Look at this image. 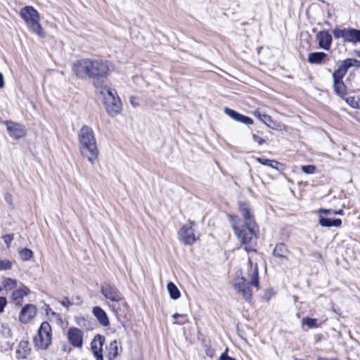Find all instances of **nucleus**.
Segmentation results:
<instances>
[{
  "instance_id": "f257e3e1",
  "label": "nucleus",
  "mask_w": 360,
  "mask_h": 360,
  "mask_svg": "<svg viewBox=\"0 0 360 360\" xmlns=\"http://www.w3.org/2000/svg\"><path fill=\"white\" fill-rule=\"evenodd\" d=\"M112 70V64L108 60L101 59H80L72 65V71L77 77L92 79L96 88L99 86V81L105 79Z\"/></svg>"
},
{
  "instance_id": "f03ea898",
  "label": "nucleus",
  "mask_w": 360,
  "mask_h": 360,
  "mask_svg": "<svg viewBox=\"0 0 360 360\" xmlns=\"http://www.w3.org/2000/svg\"><path fill=\"white\" fill-rule=\"evenodd\" d=\"M229 217L231 227L245 251L255 252L257 226H239L238 224L240 219L237 216L229 215Z\"/></svg>"
},
{
  "instance_id": "7ed1b4c3",
  "label": "nucleus",
  "mask_w": 360,
  "mask_h": 360,
  "mask_svg": "<svg viewBox=\"0 0 360 360\" xmlns=\"http://www.w3.org/2000/svg\"><path fill=\"white\" fill-rule=\"evenodd\" d=\"M78 139L82 155L94 163L98 155L94 131L90 127L83 126L79 131Z\"/></svg>"
},
{
  "instance_id": "20e7f679",
  "label": "nucleus",
  "mask_w": 360,
  "mask_h": 360,
  "mask_svg": "<svg viewBox=\"0 0 360 360\" xmlns=\"http://www.w3.org/2000/svg\"><path fill=\"white\" fill-rule=\"evenodd\" d=\"M248 266L250 269L249 274L250 281L247 283L245 277L238 276L235 278L233 286L238 294L242 295L247 302H250L252 300V290L250 285L259 288V281L257 264L252 266V263L249 259Z\"/></svg>"
},
{
  "instance_id": "39448f33",
  "label": "nucleus",
  "mask_w": 360,
  "mask_h": 360,
  "mask_svg": "<svg viewBox=\"0 0 360 360\" xmlns=\"http://www.w3.org/2000/svg\"><path fill=\"white\" fill-rule=\"evenodd\" d=\"M20 15L33 32L41 38L45 37V32L39 24V14L36 9L32 6H27L20 10Z\"/></svg>"
},
{
  "instance_id": "423d86ee",
  "label": "nucleus",
  "mask_w": 360,
  "mask_h": 360,
  "mask_svg": "<svg viewBox=\"0 0 360 360\" xmlns=\"http://www.w3.org/2000/svg\"><path fill=\"white\" fill-rule=\"evenodd\" d=\"M100 93L103 96L104 103L108 113L112 116H116L122 110V103L115 89L103 87Z\"/></svg>"
},
{
  "instance_id": "0eeeda50",
  "label": "nucleus",
  "mask_w": 360,
  "mask_h": 360,
  "mask_svg": "<svg viewBox=\"0 0 360 360\" xmlns=\"http://www.w3.org/2000/svg\"><path fill=\"white\" fill-rule=\"evenodd\" d=\"M52 330L47 321L41 323L37 335L34 338L35 347L41 349H46L51 344Z\"/></svg>"
},
{
  "instance_id": "6e6552de",
  "label": "nucleus",
  "mask_w": 360,
  "mask_h": 360,
  "mask_svg": "<svg viewBox=\"0 0 360 360\" xmlns=\"http://www.w3.org/2000/svg\"><path fill=\"white\" fill-rule=\"evenodd\" d=\"M101 292L105 299L114 302H123L124 297L117 287L108 282H104L101 286Z\"/></svg>"
},
{
  "instance_id": "1a4fd4ad",
  "label": "nucleus",
  "mask_w": 360,
  "mask_h": 360,
  "mask_svg": "<svg viewBox=\"0 0 360 360\" xmlns=\"http://www.w3.org/2000/svg\"><path fill=\"white\" fill-rule=\"evenodd\" d=\"M194 225V221H189V224L184 225L178 232L180 240L186 245H191L197 240L193 228Z\"/></svg>"
},
{
  "instance_id": "9d476101",
  "label": "nucleus",
  "mask_w": 360,
  "mask_h": 360,
  "mask_svg": "<svg viewBox=\"0 0 360 360\" xmlns=\"http://www.w3.org/2000/svg\"><path fill=\"white\" fill-rule=\"evenodd\" d=\"M9 135L15 140L20 139L26 135V128L23 124L12 121H5Z\"/></svg>"
},
{
  "instance_id": "9b49d317",
  "label": "nucleus",
  "mask_w": 360,
  "mask_h": 360,
  "mask_svg": "<svg viewBox=\"0 0 360 360\" xmlns=\"http://www.w3.org/2000/svg\"><path fill=\"white\" fill-rule=\"evenodd\" d=\"M238 208L244 219V224L242 226H257L254 216L246 202H239Z\"/></svg>"
},
{
  "instance_id": "f8f14e48",
  "label": "nucleus",
  "mask_w": 360,
  "mask_h": 360,
  "mask_svg": "<svg viewBox=\"0 0 360 360\" xmlns=\"http://www.w3.org/2000/svg\"><path fill=\"white\" fill-rule=\"evenodd\" d=\"M68 338L70 344L75 347H82L83 344V332L75 327L70 328L68 330Z\"/></svg>"
},
{
  "instance_id": "ddd939ff",
  "label": "nucleus",
  "mask_w": 360,
  "mask_h": 360,
  "mask_svg": "<svg viewBox=\"0 0 360 360\" xmlns=\"http://www.w3.org/2000/svg\"><path fill=\"white\" fill-rule=\"evenodd\" d=\"M105 342V337L97 335L91 342V348L96 360H103V345Z\"/></svg>"
},
{
  "instance_id": "4468645a",
  "label": "nucleus",
  "mask_w": 360,
  "mask_h": 360,
  "mask_svg": "<svg viewBox=\"0 0 360 360\" xmlns=\"http://www.w3.org/2000/svg\"><path fill=\"white\" fill-rule=\"evenodd\" d=\"M37 314V307L32 304L25 305L20 310L19 319L22 323H29Z\"/></svg>"
},
{
  "instance_id": "2eb2a0df",
  "label": "nucleus",
  "mask_w": 360,
  "mask_h": 360,
  "mask_svg": "<svg viewBox=\"0 0 360 360\" xmlns=\"http://www.w3.org/2000/svg\"><path fill=\"white\" fill-rule=\"evenodd\" d=\"M224 113L238 122H241L247 125H251L254 123V121L251 117L242 115L233 109L225 108Z\"/></svg>"
},
{
  "instance_id": "dca6fc26",
  "label": "nucleus",
  "mask_w": 360,
  "mask_h": 360,
  "mask_svg": "<svg viewBox=\"0 0 360 360\" xmlns=\"http://www.w3.org/2000/svg\"><path fill=\"white\" fill-rule=\"evenodd\" d=\"M316 39L319 41V46L324 50L328 51L332 44V36L328 31H320L316 34Z\"/></svg>"
},
{
  "instance_id": "f3484780",
  "label": "nucleus",
  "mask_w": 360,
  "mask_h": 360,
  "mask_svg": "<svg viewBox=\"0 0 360 360\" xmlns=\"http://www.w3.org/2000/svg\"><path fill=\"white\" fill-rule=\"evenodd\" d=\"M92 313L101 326H108L110 325L108 316L101 307L96 306L93 307Z\"/></svg>"
},
{
  "instance_id": "a211bd4d",
  "label": "nucleus",
  "mask_w": 360,
  "mask_h": 360,
  "mask_svg": "<svg viewBox=\"0 0 360 360\" xmlns=\"http://www.w3.org/2000/svg\"><path fill=\"white\" fill-rule=\"evenodd\" d=\"M319 223L323 227H340L342 225V220L340 219H330L324 216H319Z\"/></svg>"
},
{
  "instance_id": "6ab92c4d",
  "label": "nucleus",
  "mask_w": 360,
  "mask_h": 360,
  "mask_svg": "<svg viewBox=\"0 0 360 360\" xmlns=\"http://www.w3.org/2000/svg\"><path fill=\"white\" fill-rule=\"evenodd\" d=\"M254 115L261 120L264 124L271 129H276V123L272 120V118L262 113L259 110H255Z\"/></svg>"
},
{
  "instance_id": "aec40b11",
  "label": "nucleus",
  "mask_w": 360,
  "mask_h": 360,
  "mask_svg": "<svg viewBox=\"0 0 360 360\" xmlns=\"http://www.w3.org/2000/svg\"><path fill=\"white\" fill-rule=\"evenodd\" d=\"M328 57L324 52H313L308 55V62L311 64H321Z\"/></svg>"
},
{
  "instance_id": "412c9836",
  "label": "nucleus",
  "mask_w": 360,
  "mask_h": 360,
  "mask_svg": "<svg viewBox=\"0 0 360 360\" xmlns=\"http://www.w3.org/2000/svg\"><path fill=\"white\" fill-rule=\"evenodd\" d=\"M289 252L285 244L281 243L277 244L273 251L274 257L279 259H287V254Z\"/></svg>"
},
{
  "instance_id": "4be33fe9",
  "label": "nucleus",
  "mask_w": 360,
  "mask_h": 360,
  "mask_svg": "<svg viewBox=\"0 0 360 360\" xmlns=\"http://www.w3.org/2000/svg\"><path fill=\"white\" fill-rule=\"evenodd\" d=\"M30 351L29 342L27 340H21L17 349V354L20 358L25 359L27 356Z\"/></svg>"
},
{
  "instance_id": "5701e85b",
  "label": "nucleus",
  "mask_w": 360,
  "mask_h": 360,
  "mask_svg": "<svg viewBox=\"0 0 360 360\" xmlns=\"http://www.w3.org/2000/svg\"><path fill=\"white\" fill-rule=\"evenodd\" d=\"M335 93L343 98L347 94L346 86L342 80H333Z\"/></svg>"
},
{
  "instance_id": "b1692460",
  "label": "nucleus",
  "mask_w": 360,
  "mask_h": 360,
  "mask_svg": "<svg viewBox=\"0 0 360 360\" xmlns=\"http://www.w3.org/2000/svg\"><path fill=\"white\" fill-rule=\"evenodd\" d=\"M29 292L30 289L26 286H23L22 288L14 290L12 293L11 297L13 300L17 301L22 299L25 296L27 295Z\"/></svg>"
},
{
  "instance_id": "393cba45",
  "label": "nucleus",
  "mask_w": 360,
  "mask_h": 360,
  "mask_svg": "<svg viewBox=\"0 0 360 360\" xmlns=\"http://www.w3.org/2000/svg\"><path fill=\"white\" fill-rule=\"evenodd\" d=\"M349 28L339 29L335 28L333 30V34L335 38H342L345 41L348 42Z\"/></svg>"
},
{
  "instance_id": "a878e982",
  "label": "nucleus",
  "mask_w": 360,
  "mask_h": 360,
  "mask_svg": "<svg viewBox=\"0 0 360 360\" xmlns=\"http://www.w3.org/2000/svg\"><path fill=\"white\" fill-rule=\"evenodd\" d=\"M167 290L169 292V296L172 300H176L180 297L181 293L179 290L176 285L172 283L169 282L167 285Z\"/></svg>"
},
{
  "instance_id": "bb28decb",
  "label": "nucleus",
  "mask_w": 360,
  "mask_h": 360,
  "mask_svg": "<svg viewBox=\"0 0 360 360\" xmlns=\"http://www.w3.org/2000/svg\"><path fill=\"white\" fill-rule=\"evenodd\" d=\"M256 160L263 165H266L276 169H278V165H281V164L276 160H269L264 158H256Z\"/></svg>"
},
{
  "instance_id": "cd10ccee",
  "label": "nucleus",
  "mask_w": 360,
  "mask_h": 360,
  "mask_svg": "<svg viewBox=\"0 0 360 360\" xmlns=\"http://www.w3.org/2000/svg\"><path fill=\"white\" fill-rule=\"evenodd\" d=\"M108 360H114L118 354L117 352V342L114 340L111 342L108 348Z\"/></svg>"
},
{
  "instance_id": "c85d7f7f",
  "label": "nucleus",
  "mask_w": 360,
  "mask_h": 360,
  "mask_svg": "<svg viewBox=\"0 0 360 360\" xmlns=\"http://www.w3.org/2000/svg\"><path fill=\"white\" fill-rule=\"evenodd\" d=\"M348 42L360 43V30L349 28Z\"/></svg>"
},
{
  "instance_id": "c756f323",
  "label": "nucleus",
  "mask_w": 360,
  "mask_h": 360,
  "mask_svg": "<svg viewBox=\"0 0 360 360\" xmlns=\"http://www.w3.org/2000/svg\"><path fill=\"white\" fill-rule=\"evenodd\" d=\"M3 287L6 290H11L16 288L17 286V281L11 278H6L4 279Z\"/></svg>"
},
{
  "instance_id": "7c9ffc66",
  "label": "nucleus",
  "mask_w": 360,
  "mask_h": 360,
  "mask_svg": "<svg viewBox=\"0 0 360 360\" xmlns=\"http://www.w3.org/2000/svg\"><path fill=\"white\" fill-rule=\"evenodd\" d=\"M19 255L22 260L28 261L33 257L34 253L29 248H23L19 250Z\"/></svg>"
},
{
  "instance_id": "2f4dec72",
  "label": "nucleus",
  "mask_w": 360,
  "mask_h": 360,
  "mask_svg": "<svg viewBox=\"0 0 360 360\" xmlns=\"http://www.w3.org/2000/svg\"><path fill=\"white\" fill-rule=\"evenodd\" d=\"M318 320L309 317H304L302 319V324L307 326L309 328L318 327Z\"/></svg>"
},
{
  "instance_id": "473e14b6",
  "label": "nucleus",
  "mask_w": 360,
  "mask_h": 360,
  "mask_svg": "<svg viewBox=\"0 0 360 360\" xmlns=\"http://www.w3.org/2000/svg\"><path fill=\"white\" fill-rule=\"evenodd\" d=\"M173 318L176 319L174 322L176 324L183 325L188 321L187 316L176 313L173 315Z\"/></svg>"
},
{
  "instance_id": "72a5a7b5",
  "label": "nucleus",
  "mask_w": 360,
  "mask_h": 360,
  "mask_svg": "<svg viewBox=\"0 0 360 360\" xmlns=\"http://www.w3.org/2000/svg\"><path fill=\"white\" fill-rule=\"evenodd\" d=\"M12 268V262L8 259L0 260V271L9 270Z\"/></svg>"
},
{
  "instance_id": "f704fd0d",
  "label": "nucleus",
  "mask_w": 360,
  "mask_h": 360,
  "mask_svg": "<svg viewBox=\"0 0 360 360\" xmlns=\"http://www.w3.org/2000/svg\"><path fill=\"white\" fill-rule=\"evenodd\" d=\"M345 75V72L338 68L333 73V80H342Z\"/></svg>"
},
{
  "instance_id": "c9c22d12",
  "label": "nucleus",
  "mask_w": 360,
  "mask_h": 360,
  "mask_svg": "<svg viewBox=\"0 0 360 360\" xmlns=\"http://www.w3.org/2000/svg\"><path fill=\"white\" fill-rule=\"evenodd\" d=\"M302 171L308 174H314L316 171V167L314 165H303L302 166Z\"/></svg>"
},
{
  "instance_id": "e433bc0d",
  "label": "nucleus",
  "mask_w": 360,
  "mask_h": 360,
  "mask_svg": "<svg viewBox=\"0 0 360 360\" xmlns=\"http://www.w3.org/2000/svg\"><path fill=\"white\" fill-rule=\"evenodd\" d=\"M351 67H350V65H349V63L347 58L344 60H342L341 62L340 65L338 66V68H340V70H341L345 74L347 73V72L348 71V70Z\"/></svg>"
},
{
  "instance_id": "4c0bfd02",
  "label": "nucleus",
  "mask_w": 360,
  "mask_h": 360,
  "mask_svg": "<svg viewBox=\"0 0 360 360\" xmlns=\"http://www.w3.org/2000/svg\"><path fill=\"white\" fill-rule=\"evenodd\" d=\"M334 210L332 209H324L321 208L318 210L319 217V216H328V215H333V214Z\"/></svg>"
},
{
  "instance_id": "58836bf2",
  "label": "nucleus",
  "mask_w": 360,
  "mask_h": 360,
  "mask_svg": "<svg viewBox=\"0 0 360 360\" xmlns=\"http://www.w3.org/2000/svg\"><path fill=\"white\" fill-rule=\"evenodd\" d=\"M346 102L347 104H349L351 107L353 108H358V101H356L355 98L353 96L348 97L346 98Z\"/></svg>"
},
{
  "instance_id": "ea45409f",
  "label": "nucleus",
  "mask_w": 360,
  "mask_h": 360,
  "mask_svg": "<svg viewBox=\"0 0 360 360\" xmlns=\"http://www.w3.org/2000/svg\"><path fill=\"white\" fill-rule=\"evenodd\" d=\"M14 238L13 234H6L3 236V239L4 243H6L7 248H9L11 242Z\"/></svg>"
},
{
  "instance_id": "a19ab883",
  "label": "nucleus",
  "mask_w": 360,
  "mask_h": 360,
  "mask_svg": "<svg viewBox=\"0 0 360 360\" xmlns=\"http://www.w3.org/2000/svg\"><path fill=\"white\" fill-rule=\"evenodd\" d=\"M205 352L210 358H212L214 356V350L212 348L210 345H205Z\"/></svg>"
},
{
  "instance_id": "79ce46f5",
  "label": "nucleus",
  "mask_w": 360,
  "mask_h": 360,
  "mask_svg": "<svg viewBox=\"0 0 360 360\" xmlns=\"http://www.w3.org/2000/svg\"><path fill=\"white\" fill-rule=\"evenodd\" d=\"M228 351L229 349L226 348V350L220 355L219 360H236L235 358L228 355Z\"/></svg>"
},
{
  "instance_id": "37998d69",
  "label": "nucleus",
  "mask_w": 360,
  "mask_h": 360,
  "mask_svg": "<svg viewBox=\"0 0 360 360\" xmlns=\"http://www.w3.org/2000/svg\"><path fill=\"white\" fill-rule=\"evenodd\" d=\"M60 303L65 307V308L68 309L70 306L73 304V303L70 300V299L68 297H65Z\"/></svg>"
},
{
  "instance_id": "c03bdc74",
  "label": "nucleus",
  "mask_w": 360,
  "mask_h": 360,
  "mask_svg": "<svg viewBox=\"0 0 360 360\" xmlns=\"http://www.w3.org/2000/svg\"><path fill=\"white\" fill-rule=\"evenodd\" d=\"M349 63L350 67L360 68V60L355 58H347Z\"/></svg>"
},
{
  "instance_id": "a18cd8bd",
  "label": "nucleus",
  "mask_w": 360,
  "mask_h": 360,
  "mask_svg": "<svg viewBox=\"0 0 360 360\" xmlns=\"http://www.w3.org/2000/svg\"><path fill=\"white\" fill-rule=\"evenodd\" d=\"M252 139L255 142L257 143L258 145H262L265 142V140L263 138L255 134H252Z\"/></svg>"
},
{
  "instance_id": "49530a36",
  "label": "nucleus",
  "mask_w": 360,
  "mask_h": 360,
  "mask_svg": "<svg viewBox=\"0 0 360 360\" xmlns=\"http://www.w3.org/2000/svg\"><path fill=\"white\" fill-rule=\"evenodd\" d=\"M7 304V300L5 297H0V313L4 311L5 307Z\"/></svg>"
},
{
  "instance_id": "de8ad7c7",
  "label": "nucleus",
  "mask_w": 360,
  "mask_h": 360,
  "mask_svg": "<svg viewBox=\"0 0 360 360\" xmlns=\"http://www.w3.org/2000/svg\"><path fill=\"white\" fill-rule=\"evenodd\" d=\"M44 311H46V314H49V313H51V314L53 316H56V313L53 311L51 310V307H49V305H48V304H45L44 305Z\"/></svg>"
},
{
  "instance_id": "09e8293b",
  "label": "nucleus",
  "mask_w": 360,
  "mask_h": 360,
  "mask_svg": "<svg viewBox=\"0 0 360 360\" xmlns=\"http://www.w3.org/2000/svg\"><path fill=\"white\" fill-rule=\"evenodd\" d=\"M4 198L6 202H7L9 204H11L12 196L10 193H6Z\"/></svg>"
},
{
  "instance_id": "8fccbe9b",
  "label": "nucleus",
  "mask_w": 360,
  "mask_h": 360,
  "mask_svg": "<svg viewBox=\"0 0 360 360\" xmlns=\"http://www.w3.org/2000/svg\"><path fill=\"white\" fill-rule=\"evenodd\" d=\"M4 86V79L1 72H0V89Z\"/></svg>"
},
{
  "instance_id": "3c124183",
  "label": "nucleus",
  "mask_w": 360,
  "mask_h": 360,
  "mask_svg": "<svg viewBox=\"0 0 360 360\" xmlns=\"http://www.w3.org/2000/svg\"><path fill=\"white\" fill-rule=\"evenodd\" d=\"M335 214L343 215L344 214V211L342 209L338 210H334L333 215H335Z\"/></svg>"
},
{
  "instance_id": "603ef678",
  "label": "nucleus",
  "mask_w": 360,
  "mask_h": 360,
  "mask_svg": "<svg viewBox=\"0 0 360 360\" xmlns=\"http://www.w3.org/2000/svg\"><path fill=\"white\" fill-rule=\"evenodd\" d=\"M356 55L360 58V51H356Z\"/></svg>"
},
{
  "instance_id": "864d4df0",
  "label": "nucleus",
  "mask_w": 360,
  "mask_h": 360,
  "mask_svg": "<svg viewBox=\"0 0 360 360\" xmlns=\"http://www.w3.org/2000/svg\"><path fill=\"white\" fill-rule=\"evenodd\" d=\"M1 289H2V288H1V287L0 286V292L1 291Z\"/></svg>"
}]
</instances>
